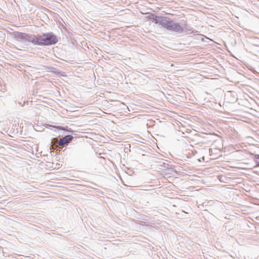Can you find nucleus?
Wrapping results in <instances>:
<instances>
[{
  "instance_id": "423d86ee",
  "label": "nucleus",
  "mask_w": 259,
  "mask_h": 259,
  "mask_svg": "<svg viewBox=\"0 0 259 259\" xmlns=\"http://www.w3.org/2000/svg\"><path fill=\"white\" fill-rule=\"evenodd\" d=\"M154 16L155 15L152 14H149L146 17L147 19L151 20L153 18H154Z\"/></svg>"
},
{
  "instance_id": "f257e3e1",
  "label": "nucleus",
  "mask_w": 259,
  "mask_h": 259,
  "mask_svg": "<svg viewBox=\"0 0 259 259\" xmlns=\"http://www.w3.org/2000/svg\"><path fill=\"white\" fill-rule=\"evenodd\" d=\"M36 45H51L55 44L58 41L57 37L53 33L44 34L42 36H36Z\"/></svg>"
},
{
  "instance_id": "6e6552de",
  "label": "nucleus",
  "mask_w": 259,
  "mask_h": 259,
  "mask_svg": "<svg viewBox=\"0 0 259 259\" xmlns=\"http://www.w3.org/2000/svg\"><path fill=\"white\" fill-rule=\"evenodd\" d=\"M255 160L257 163V165L259 166V155H258L255 156Z\"/></svg>"
},
{
  "instance_id": "f03ea898",
  "label": "nucleus",
  "mask_w": 259,
  "mask_h": 259,
  "mask_svg": "<svg viewBox=\"0 0 259 259\" xmlns=\"http://www.w3.org/2000/svg\"><path fill=\"white\" fill-rule=\"evenodd\" d=\"M16 37L18 39H20V40L31 42L36 45L37 38L35 35H28L24 33L18 32L16 35Z\"/></svg>"
},
{
  "instance_id": "7ed1b4c3",
  "label": "nucleus",
  "mask_w": 259,
  "mask_h": 259,
  "mask_svg": "<svg viewBox=\"0 0 259 259\" xmlns=\"http://www.w3.org/2000/svg\"><path fill=\"white\" fill-rule=\"evenodd\" d=\"M167 29L177 32H182L183 31V27L179 23H175L172 21H169Z\"/></svg>"
},
{
  "instance_id": "0eeeda50",
  "label": "nucleus",
  "mask_w": 259,
  "mask_h": 259,
  "mask_svg": "<svg viewBox=\"0 0 259 259\" xmlns=\"http://www.w3.org/2000/svg\"><path fill=\"white\" fill-rule=\"evenodd\" d=\"M159 17H157V16H154V18H153L151 20L153 22H154L156 24V22L157 21L159 20Z\"/></svg>"
},
{
  "instance_id": "20e7f679",
  "label": "nucleus",
  "mask_w": 259,
  "mask_h": 259,
  "mask_svg": "<svg viewBox=\"0 0 259 259\" xmlns=\"http://www.w3.org/2000/svg\"><path fill=\"white\" fill-rule=\"evenodd\" d=\"M73 137L71 135H67L64 137L60 139L58 142V144L60 146H64L65 144H67L69 142L72 141Z\"/></svg>"
},
{
  "instance_id": "39448f33",
  "label": "nucleus",
  "mask_w": 259,
  "mask_h": 259,
  "mask_svg": "<svg viewBox=\"0 0 259 259\" xmlns=\"http://www.w3.org/2000/svg\"><path fill=\"white\" fill-rule=\"evenodd\" d=\"M169 21L166 17H159V20L156 22V24L161 25L163 27L167 29Z\"/></svg>"
}]
</instances>
